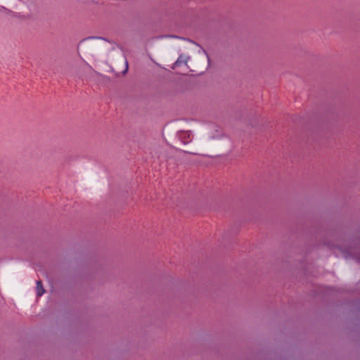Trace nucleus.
Listing matches in <instances>:
<instances>
[{"label":"nucleus","mask_w":360,"mask_h":360,"mask_svg":"<svg viewBox=\"0 0 360 360\" xmlns=\"http://www.w3.org/2000/svg\"><path fill=\"white\" fill-rule=\"evenodd\" d=\"M36 291L37 297L41 296L45 292L43 288L42 282L40 280L37 281Z\"/></svg>","instance_id":"obj_2"},{"label":"nucleus","mask_w":360,"mask_h":360,"mask_svg":"<svg viewBox=\"0 0 360 360\" xmlns=\"http://www.w3.org/2000/svg\"><path fill=\"white\" fill-rule=\"evenodd\" d=\"M127 69H128V63L126 61V70H125V71H127Z\"/></svg>","instance_id":"obj_3"},{"label":"nucleus","mask_w":360,"mask_h":360,"mask_svg":"<svg viewBox=\"0 0 360 360\" xmlns=\"http://www.w3.org/2000/svg\"><path fill=\"white\" fill-rule=\"evenodd\" d=\"M188 56H186V55H184V54H181L178 59L176 60V61L173 64V66L172 67V68L173 70H174L177 67H180L183 65H187V60L188 59Z\"/></svg>","instance_id":"obj_1"}]
</instances>
